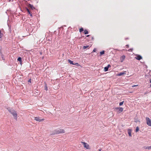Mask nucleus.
Wrapping results in <instances>:
<instances>
[{
	"instance_id": "14",
	"label": "nucleus",
	"mask_w": 151,
	"mask_h": 151,
	"mask_svg": "<svg viewBox=\"0 0 151 151\" xmlns=\"http://www.w3.org/2000/svg\"><path fill=\"white\" fill-rule=\"evenodd\" d=\"M17 60L21 63L22 62V58L20 57H19L18 58Z\"/></svg>"
},
{
	"instance_id": "39",
	"label": "nucleus",
	"mask_w": 151,
	"mask_h": 151,
	"mask_svg": "<svg viewBox=\"0 0 151 151\" xmlns=\"http://www.w3.org/2000/svg\"><path fill=\"white\" fill-rule=\"evenodd\" d=\"M87 37H88L90 36V35H88L86 36Z\"/></svg>"
},
{
	"instance_id": "32",
	"label": "nucleus",
	"mask_w": 151,
	"mask_h": 151,
	"mask_svg": "<svg viewBox=\"0 0 151 151\" xmlns=\"http://www.w3.org/2000/svg\"><path fill=\"white\" fill-rule=\"evenodd\" d=\"M25 9H26V10L27 11L28 10H29V9L27 8V7H26L25 8Z\"/></svg>"
},
{
	"instance_id": "4",
	"label": "nucleus",
	"mask_w": 151,
	"mask_h": 151,
	"mask_svg": "<svg viewBox=\"0 0 151 151\" xmlns=\"http://www.w3.org/2000/svg\"><path fill=\"white\" fill-rule=\"evenodd\" d=\"M81 143L83 144L84 145V147L86 148L87 149H88L89 148V146L87 143H86L85 142H81Z\"/></svg>"
},
{
	"instance_id": "16",
	"label": "nucleus",
	"mask_w": 151,
	"mask_h": 151,
	"mask_svg": "<svg viewBox=\"0 0 151 151\" xmlns=\"http://www.w3.org/2000/svg\"><path fill=\"white\" fill-rule=\"evenodd\" d=\"M145 149L151 150V146L149 147H145Z\"/></svg>"
},
{
	"instance_id": "13",
	"label": "nucleus",
	"mask_w": 151,
	"mask_h": 151,
	"mask_svg": "<svg viewBox=\"0 0 151 151\" xmlns=\"http://www.w3.org/2000/svg\"><path fill=\"white\" fill-rule=\"evenodd\" d=\"M125 74L124 72H121L118 74V75L119 76H121Z\"/></svg>"
},
{
	"instance_id": "30",
	"label": "nucleus",
	"mask_w": 151,
	"mask_h": 151,
	"mask_svg": "<svg viewBox=\"0 0 151 151\" xmlns=\"http://www.w3.org/2000/svg\"><path fill=\"white\" fill-rule=\"evenodd\" d=\"M107 66L109 68V67H111V66L110 64H108Z\"/></svg>"
},
{
	"instance_id": "29",
	"label": "nucleus",
	"mask_w": 151,
	"mask_h": 151,
	"mask_svg": "<svg viewBox=\"0 0 151 151\" xmlns=\"http://www.w3.org/2000/svg\"><path fill=\"white\" fill-rule=\"evenodd\" d=\"M0 54L1 56L2 55H3L1 52V51H0Z\"/></svg>"
},
{
	"instance_id": "9",
	"label": "nucleus",
	"mask_w": 151,
	"mask_h": 151,
	"mask_svg": "<svg viewBox=\"0 0 151 151\" xmlns=\"http://www.w3.org/2000/svg\"><path fill=\"white\" fill-rule=\"evenodd\" d=\"M125 58V56L124 55H122L120 58V61L121 62H122L124 60Z\"/></svg>"
},
{
	"instance_id": "27",
	"label": "nucleus",
	"mask_w": 151,
	"mask_h": 151,
	"mask_svg": "<svg viewBox=\"0 0 151 151\" xmlns=\"http://www.w3.org/2000/svg\"><path fill=\"white\" fill-rule=\"evenodd\" d=\"M8 26L9 27V30L10 31V32H11V26H9V25H8Z\"/></svg>"
},
{
	"instance_id": "5",
	"label": "nucleus",
	"mask_w": 151,
	"mask_h": 151,
	"mask_svg": "<svg viewBox=\"0 0 151 151\" xmlns=\"http://www.w3.org/2000/svg\"><path fill=\"white\" fill-rule=\"evenodd\" d=\"M115 109L118 110L117 112L120 113L123 111V109L122 107H116L115 108Z\"/></svg>"
},
{
	"instance_id": "10",
	"label": "nucleus",
	"mask_w": 151,
	"mask_h": 151,
	"mask_svg": "<svg viewBox=\"0 0 151 151\" xmlns=\"http://www.w3.org/2000/svg\"><path fill=\"white\" fill-rule=\"evenodd\" d=\"M132 130L130 129H128V133L129 134V137H131L132 136Z\"/></svg>"
},
{
	"instance_id": "26",
	"label": "nucleus",
	"mask_w": 151,
	"mask_h": 151,
	"mask_svg": "<svg viewBox=\"0 0 151 151\" xmlns=\"http://www.w3.org/2000/svg\"><path fill=\"white\" fill-rule=\"evenodd\" d=\"M132 50H133V49L131 48L128 50V51L129 52H132Z\"/></svg>"
},
{
	"instance_id": "44",
	"label": "nucleus",
	"mask_w": 151,
	"mask_h": 151,
	"mask_svg": "<svg viewBox=\"0 0 151 151\" xmlns=\"http://www.w3.org/2000/svg\"><path fill=\"white\" fill-rule=\"evenodd\" d=\"M128 39V38H126L125 39V40H127V39Z\"/></svg>"
},
{
	"instance_id": "25",
	"label": "nucleus",
	"mask_w": 151,
	"mask_h": 151,
	"mask_svg": "<svg viewBox=\"0 0 151 151\" xmlns=\"http://www.w3.org/2000/svg\"><path fill=\"white\" fill-rule=\"evenodd\" d=\"M1 58H2V59L3 60H5V58L4 57V56L3 55H1Z\"/></svg>"
},
{
	"instance_id": "41",
	"label": "nucleus",
	"mask_w": 151,
	"mask_h": 151,
	"mask_svg": "<svg viewBox=\"0 0 151 151\" xmlns=\"http://www.w3.org/2000/svg\"><path fill=\"white\" fill-rule=\"evenodd\" d=\"M101 149H99V151H101Z\"/></svg>"
},
{
	"instance_id": "24",
	"label": "nucleus",
	"mask_w": 151,
	"mask_h": 151,
	"mask_svg": "<svg viewBox=\"0 0 151 151\" xmlns=\"http://www.w3.org/2000/svg\"><path fill=\"white\" fill-rule=\"evenodd\" d=\"M124 102V101H123L122 102H120L119 104V106H121L122 105H123V104Z\"/></svg>"
},
{
	"instance_id": "46",
	"label": "nucleus",
	"mask_w": 151,
	"mask_h": 151,
	"mask_svg": "<svg viewBox=\"0 0 151 151\" xmlns=\"http://www.w3.org/2000/svg\"><path fill=\"white\" fill-rule=\"evenodd\" d=\"M11 0H9V2H10Z\"/></svg>"
},
{
	"instance_id": "38",
	"label": "nucleus",
	"mask_w": 151,
	"mask_h": 151,
	"mask_svg": "<svg viewBox=\"0 0 151 151\" xmlns=\"http://www.w3.org/2000/svg\"><path fill=\"white\" fill-rule=\"evenodd\" d=\"M40 55H42V52H40Z\"/></svg>"
},
{
	"instance_id": "37",
	"label": "nucleus",
	"mask_w": 151,
	"mask_h": 151,
	"mask_svg": "<svg viewBox=\"0 0 151 151\" xmlns=\"http://www.w3.org/2000/svg\"><path fill=\"white\" fill-rule=\"evenodd\" d=\"M93 39H94L93 37H92V38H91L92 40H93Z\"/></svg>"
},
{
	"instance_id": "12",
	"label": "nucleus",
	"mask_w": 151,
	"mask_h": 151,
	"mask_svg": "<svg viewBox=\"0 0 151 151\" xmlns=\"http://www.w3.org/2000/svg\"><path fill=\"white\" fill-rule=\"evenodd\" d=\"M68 61L69 63L70 64L73 65L74 64V63L73 61L70 60V59H68Z\"/></svg>"
},
{
	"instance_id": "42",
	"label": "nucleus",
	"mask_w": 151,
	"mask_h": 151,
	"mask_svg": "<svg viewBox=\"0 0 151 151\" xmlns=\"http://www.w3.org/2000/svg\"><path fill=\"white\" fill-rule=\"evenodd\" d=\"M150 83H151V79L150 80Z\"/></svg>"
},
{
	"instance_id": "3",
	"label": "nucleus",
	"mask_w": 151,
	"mask_h": 151,
	"mask_svg": "<svg viewBox=\"0 0 151 151\" xmlns=\"http://www.w3.org/2000/svg\"><path fill=\"white\" fill-rule=\"evenodd\" d=\"M146 123L149 126L151 127V120L148 117L146 118Z\"/></svg>"
},
{
	"instance_id": "11",
	"label": "nucleus",
	"mask_w": 151,
	"mask_h": 151,
	"mask_svg": "<svg viewBox=\"0 0 151 151\" xmlns=\"http://www.w3.org/2000/svg\"><path fill=\"white\" fill-rule=\"evenodd\" d=\"M44 89L46 91H47L48 90L47 86V85L46 83H45L44 85Z\"/></svg>"
},
{
	"instance_id": "20",
	"label": "nucleus",
	"mask_w": 151,
	"mask_h": 151,
	"mask_svg": "<svg viewBox=\"0 0 151 151\" xmlns=\"http://www.w3.org/2000/svg\"><path fill=\"white\" fill-rule=\"evenodd\" d=\"M89 46L88 45L84 46L83 47V48L84 49H85L88 47Z\"/></svg>"
},
{
	"instance_id": "31",
	"label": "nucleus",
	"mask_w": 151,
	"mask_h": 151,
	"mask_svg": "<svg viewBox=\"0 0 151 151\" xmlns=\"http://www.w3.org/2000/svg\"><path fill=\"white\" fill-rule=\"evenodd\" d=\"M126 47L127 48L129 47V45H126Z\"/></svg>"
},
{
	"instance_id": "8",
	"label": "nucleus",
	"mask_w": 151,
	"mask_h": 151,
	"mask_svg": "<svg viewBox=\"0 0 151 151\" xmlns=\"http://www.w3.org/2000/svg\"><path fill=\"white\" fill-rule=\"evenodd\" d=\"M137 60H140L142 59V56L140 55H137L135 57Z\"/></svg>"
},
{
	"instance_id": "18",
	"label": "nucleus",
	"mask_w": 151,
	"mask_h": 151,
	"mask_svg": "<svg viewBox=\"0 0 151 151\" xmlns=\"http://www.w3.org/2000/svg\"><path fill=\"white\" fill-rule=\"evenodd\" d=\"M104 53L105 51L104 50H103L100 52V55H104Z\"/></svg>"
},
{
	"instance_id": "6",
	"label": "nucleus",
	"mask_w": 151,
	"mask_h": 151,
	"mask_svg": "<svg viewBox=\"0 0 151 151\" xmlns=\"http://www.w3.org/2000/svg\"><path fill=\"white\" fill-rule=\"evenodd\" d=\"M35 119L38 122H42L44 120V119H40V118L39 117H35Z\"/></svg>"
},
{
	"instance_id": "23",
	"label": "nucleus",
	"mask_w": 151,
	"mask_h": 151,
	"mask_svg": "<svg viewBox=\"0 0 151 151\" xmlns=\"http://www.w3.org/2000/svg\"><path fill=\"white\" fill-rule=\"evenodd\" d=\"M73 65H75L77 66H80V65L77 63H74V64H73Z\"/></svg>"
},
{
	"instance_id": "35",
	"label": "nucleus",
	"mask_w": 151,
	"mask_h": 151,
	"mask_svg": "<svg viewBox=\"0 0 151 151\" xmlns=\"http://www.w3.org/2000/svg\"><path fill=\"white\" fill-rule=\"evenodd\" d=\"M28 13L29 14H31V12H30V11H29L28 12Z\"/></svg>"
},
{
	"instance_id": "19",
	"label": "nucleus",
	"mask_w": 151,
	"mask_h": 151,
	"mask_svg": "<svg viewBox=\"0 0 151 151\" xmlns=\"http://www.w3.org/2000/svg\"><path fill=\"white\" fill-rule=\"evenodd\" d=\"M3 35V34L1 33V31L0 30V39L1 38V37Z\"/></svg>"
},
{
	"instance_id": "7",
	"label": "nucleus",
	"mask_w": 151,
	"mask_h": 151,
	"mask_svg": "<svg viewBox=\"0 0 151 151\" xmlns=\"http://www.w3.org/2000/svg\"><path fill=\"white\" fill-rule=\"evenodd\" d=\"M27 6L32 10H33L35 9V8L33 6V5L30 4H27Z\"/></svg>"
},
{
	"instance_id": "40",
	"label": "nucleus",
	"mask_w": 151,
	"mask_h": 151,
	"mask_svg": "<svg viewBox=\"0 0 151 151\" xmlns=\"http://www.w3.org/2000/svg\"><path fill=\"white\" fill-rule=\"evenodd\" d=\"M136 86V85H133V86H132V87H135V86Z\"/></svg>"
},
{
	"instance_id": "2",
	"label": "nucleus",
	"mask_w": 151,
	"mask_h": 151,
	"mask_svg": "<svg viewBox=\"0 0 151 151\" xmlns=\"http://www.w3.org/2000/svg\"><path fill=\"white\" fill-rule=\"evenodd\" d=\"M65 132V131L63 129H57L53 131L51 134L55 135L60 133H64Z\"/></svg>"
},
{
	"instance_id": "33",
	"label": "nucleus",
	"mask_w": 151,
	"mask_h": 151,
	"mask_svg": "<svg viewBox=\"0 0 151 151\" xmlns=\"http://www.w3.org/2000/svg\"><path fill=\"white\" fill-rule=\"evenodd\" d=\"M28 82H31V79H30L28 81Z\"/></svg>"
},
{
	"instance_id": "17",
	"label": "nucleus",
	"mask_w": 151,
	"mask_h": 151,
	"mask_svg": "<svg viewBox=\"0 0 151 151\" xmlns=\"http://www.w3.org/2000/svg\"><path fill=\"white\" fill-rule=\"evenodd\" d=\"M84 34L85 35H87L88 33V31L86 29H85L84 30Z\"/></svg>"
},
{
	"instance_id": "21",
	"label": "nucleus",
	"mask_w": 151,
	"mask_h": 151,
	"mask_svg": "<svg viewBox=\"0 0 151 151\" xmlns=\"http://www.w3.org/2000/svg\"><path fill=\"white\" fill-rule=\"evenodd\" d=\"M139 130V127H137L136 128V130H135V132H138Z\"/></svg>"
},
{
	"instance_id": "34",
	"label": "nucleus",
	"mask_w": 151,
	"mask_h": 151,
	"mask_svg": "<svg viewBox=\"0 0 151 151\" xmlns=\"http://www.w3.org/2000/svg\"><path fill=\"white\" fill-rule=\"evenodd\" d=\"M2 50V47L0 46V51H1Z\"/></svg>"
},
{
	"instance_id": "47",
	"label": "nucleus",
	"mask_w": 151,
	"mask_h": 151,
	"mask_svg": "<svg viewBox=\"0 0 151 151\" xmlns=\"http://www.w3.org/2000/svg\"><path fill=\"white\" fill-rule=\"evenodd\" d=\"M150 86L151 87V84H150Z\"/></svg>"
},
{
	"instance_id": "36",
	"label": "nucleus",
	"mask_w": 151,
	"mask_h": 151,
	"mask_svg": "<svg viewBox=\"0 0 151 151\" xmlns=\"http://www.w3.org/2000/svg\"><path fill=\"white\" fill-rule=\"evenodd\" d=\"M30 15V16L31 17H32V14L31 13L29 14Z\"/></svg>"
},
{
	"instance_id": "1",
	"label": "nucleus",
	"mask_w": 151,
	"mask_h": 151,
	"mask_svg": "<svg viewBox=\"0 0 151 151\" xmlns=\"http://www.w3.org/2000/svg\"><path fill=\"white\" fill-rule=\"evenodd\" d=\"M8 111L9 112L13 115L14 119L17 120V114L16 111L11 109H8Z\"/></svg>"
},
{
	"instance_id": "22",
	"label": "nucleus",
	"mask_w": 151,
	"mask_h": 151,
	"mask_svg": "<svg viewBox=\"0 0 151 151\" xmlns=\"http://www.w3.org/2000/svg\"><path fill=\"white\" fill-rule=\"evenodd\" d=\"M84 29L83 28H81L79 29V32H81L83 31Z\"/></svg>"
},
{
	"instance_id": "43",
	"label": "nucleus",
	"mask_w": 151,
	"mask_h": 151,
	"mask_svg": "<svg viewBox=\"0 0 151 151\" xmlns=\"http://www.w3.org/2000/svg\"><path fill=\"white\" fill-rule=\"evenodd\" d=\"M147 93H144V95H146Z\"/></svg>"
},
{
	"instance_id": "45",
	"label": "nucleus",
	"mask_w": 151,
	"mask_h": 151,
	"mask_svg": "<svg viewBox=\"0 0 151 151\" xmlns=\"http://www.w3.org/2000/svg\"><path fill=\"white\" fill-rule=\"evenodd\" d=\"M29 11H29V10H28L27 11V12H28Z\"/></svg>"
},
{
	"instance_id": "28",
	"label": "nucleus",
	"mask_w": 151,
	"mask_h": 151,
	"mask_svg": "<svg viewBox=\"0 0 151 151\" xmlns=\"http://www.w3.org/2000/svg\"><path fill=\"white\" fill-rule=\"evenodd\" d=\"M96 48H94L93 50V51L92 52H96Z\"/></svg>"
},
{
	"instance_id": "15",
	"label": "nucleus",
	"mask_w": 151,
	"mask_h": 151,
	"mask_svg": "<svg viewBox=\"0 0 151 151\" xmlns=\"http://www.w3.org/2000/svg\"><path fill=\"white\" fill-rule=\"evenodd\" d=\"M109 68L106 66L104 68V70L105 71H107L108 70Z\"/></svg>"
}]
</instances>
